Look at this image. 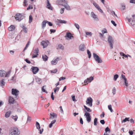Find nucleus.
<instances>
[{
  "instance_id": "1",
  "label": "nucleus",
  "mask_w": 135,
  "mask_h": 135,
  "mask_svg": "<svg viewBox=\"0 0 135 135\" xmlns=\"http://www.w3.org/2000/svg\"><path fill=\"white\" fill-rule=\"evenodd\" d=\"M20 132L17 128L12 127L10 128L8 130L9 135H20Z\"/></svg>"
},
{
  "instance_id": "2",
  "label": "nucleus",
  "mask_w": 135,
  "mask_h": 135,
  "mask_svg": "<svg viewBox=\"0 0 135 135\" xmlns=\"http://www.w3.org/2000/svg\"><path fill=\"white\" fill-rule=\"evenodd\" d=\"M108 41L109 44L110 48L111 49L113 48L114 41L112 37L110 36L109 35L108 38Z\"/></svg>"
},
{
  "instance_id": "3",
  "label": "nucleus",
  "mask_w": 135,
  "mask_h": 135,
  "mask_svg": "<svg viewBox=\"0 0 135 135\" xmlns=\"http://www.w3.org/2000/svg\"><path fill=\"white\" fill-rule=\"evenodd\" d=\"M10 73L11 72L10 71L6 73V72L3 70H0V76L8 77L9 76Z\"/></svg>"
},
{
  "instance_id": "4",
  "label": "nucleus",
  "mask_w": 135,
  "mask_h": 135,
  "mask_svg": "<svg viewBox=\"0 0 135 135\" xmlns=\"http://www.w3.org/2000/svg\"><path fill=\"white\" fill-rule=\"evenodd\" d=\"M93 55L94 58L96 61L99 63H101L102 62V61L100 58L96 54L93 53Z\"/></svg>"
},
{
  "instance_id": "5",
  "label": "nucleus",
  "mask_w": 135,
  "mask_h": 135,
  "mask_svg": "<svg viewBox=\"0 0 135 135\" xmlns=\"http://www.w3.org/2000/svg\"><path fill=\"white\" fill-rule=\"evenodd\" d=\"M84 110L85 112L84 116H86V120L87 122L89 123L90 122L91 120V117L90 115V114L89 113L87 112L86 110H85L84 109Z\"/></svg>"
},
{
  "instance_id": "6",
  "label": "nucleus",
  "mask_w": 135,
  "mask_h": 135,
  "mask_svg": "<svg viewBox=\"0 0 135 135\" xmlns=\"http://www.w3.org/2000/svg\"><path fill=\"white\" fill-rule=\"evenodd\" d=\"M14 17L16 20H18L19 21L22 20L24 18L22 14L19 13L16 14Z\"/></svg>"
},
{
  "instance_id": "7",
  "label": "nucleus",
  "mask_w": 135,
  "mask_h": 135,
  "mask_svg": "<svg viewBox=\"0 0 135 135\" xmlns=\"http://www.w3.org/2000/svg\"><path fill=\"white\" fill-rule=\"evenodd\" d=\"M93 101L92 98L90 97H89L87 99L86 103L87 104H88L89 106L91 107L92 105Z\"/></svg>"
},
{
  "instance_id": "8",
  "label": "nucleus",
  "mask_w": 135,
  "mask_h": 135,
  "mask_svg": "<svg viewBox=\"0 0 135 135\" xmlns=\"http://www.w3.org/2000/svg\"><path fill=\"white\" fill-rule=\"evenodd\" d=\"M67 2L65 0H57L56 3L58 4L64 6Z\"/></svg>"
},
{
  "instance_id": "9",
  "label": "nucleus",
  "mask_w": 135,
  "mask_h": 135,
  "mask_svg": "<svg viewBox=\"0 0 135 135\" xmlns=\"http://www.w3.org/2000/svg\"><path fill=\"white\" fill-rule=\"evenodd\" d=\"M30 70L32 71L33 74H36L38 71L39 69L37 67L32 66Z\"/></svg>"
},
{
  "instance_id": "10",
  "label": "nucleus",
  "mask_w": 135,
  "mask_h": 135,
  "mask_svg": "<svg viewBox=\"0 0 135 135\" xmlns=\"http://www.w3.org/2000/svg\"><path fill=\"white\" fill-rule=\"evenodd\" d=\"M49 43V42L47 40L42 41L41 42V45L43 46L44 48L46 47L48 45Z\"/></svg>"
},
{
  "instance_id": "11",
  "label": "nucleus",
  "mask_w": 135,
  "mask_h": 135,
  "mask_svg": "<svg viewBox=\"0 0 135 135\" xmlns=\"http://www.w3.org/2000/svg\"><path fill=\"white\" fill-rule=\"evenodd\" d=\"M65 37L66 40H69L71 39L72 38H73L74 37L72 35L71 33L68 32L66 33V35L65 36Z\"/></svg>"
},
{
  "instance_id": "12",
  "label": "nucleus",
  "mask_w": 135,
  "mask_h": 135,
  "mask_svg": "<svg viewBox=\"0 0 135 135\" xmlns=\"http://www.w3.org/2000/svg\"><path fill=\"white\" fill-rule=\"evenodd\" d=\"M19 93V91L16 89H12V94L13 95L17 96L18 95Z\"/></svg>"
},
{
  "instance_id": "13",
  "label": "nucleus",
  "mask_w": 135,
  "mask_h": 135,
  "mask_svg": "<svg viewBox=\"0 0 135 135\" xmlns=\"http://www.w3.org/2000/svg\"><path fill=\"white\" fill-rule=\"evenodd\" d=\"M39 49L38 48H35L34 50V54H35V55L34 54H33L32 56V58H34L37 57V56L38 55V53L39 52Z\"/></svg>"
},
{
  "instance_id": "14",
  "label": "nucleus",
  "mask_w": 135,
  "mask_h": 135,
  "mask_svg": "<svg viewBox=\"0 0 135 135\" xmlns=\"http://www.w3.org/2000/svg\"><path fill=\"white\" fill-rule=\"evenodd\" d=\"M91 17L94 19V20L97 21H98L99 19L97 17V16L95 15L94 13L93 12H92L91 13Z\"/></svg>"
},
{
  "instance_id": "15",
  "label": "nucleus",
  "mask_w": 135,
  "mask_h": 135,
  "mask_svg": "<svg viewBox=\"0 0 135 135\" xmlns=\"http://www.w3.org/2000/svg\"><path fill=\"white\" fill-rule=\"evenodd\" d=\"M121 78L124 80V83L125 84L126 86L127 87L128 86V83L127 81V79L125 76L123 74H122L121 75Z\"/></svg>"
},
{
  "instance_id": "16",
  "label": "nucleus",
  "mask_w": 135,
  "mask_h": 135,
  "mask_svg": "<svg viewBox=\"0 0 135 135\" xmlns=\"http://www.w3.org/2000/svg\"><path fill=\"white\" fill-rule=\"evenodd\" d=\"M56 22L57 25H59V23L66 24L67 23L66 21L65 20L59 19H57Z\"/></svg>"
},
{
  "instance_id": "17",
  "label": "nucleus",
  "mask_w": 135,
  "mask_h": 135,
  "mask_svg": "<svg viewBox=\"0 0 135 135\" xmlns=\"http://www.w3.org/2000/svg\"><path fill=\"white\" fill-rule=\"evenodd\" d=\"M50 116L49 118L50 119H56L57 117V114L54 113H50Z\"/></svg>"
},
{
  "instance_id": "18",
  "label": "nucleus",
  "mask_w": 135,
  "mask_h": 135,
  "mask_svg": "<svg viewBox=\"0 0 135 135\" xmlns=\"http://www.w3.org/2000/svg\"><path fill=\"white\" fill-rule=\"evenodd\" d=\"M85 48L84 44H82L79 46V49L82 51H84L85 50Z\"/></svg>"
},
{
  "instance_id": "19",
  "label": "nucleus",
  "mask_w": 135,
  "mask_h": 135,
  "mask_svg": "<svg viewBox=\"0 0 135 135\" xmlns=\"http://www.w3.org/2000/svg\"><path fill=\"white\" fill-rule=\"evenodd\" d=\"M133 18L132 19V23H130V25L132 26H133L135 25V15H133L132 16Z\"/></svg>"
},
{
  "instance_id": "20",
  "label": "nucleus",
  "mask_w": 135,
  "mask_h": 135,
  "mask_svg": "<svg viewBox=\"0 0 135 135\" xmlns=\"http://www.w3.org/2000/svg\"><path fill=\"white\" fill-rule=\"evenodd\" d=\"M47 1V5L46 7L52 10V8L51 6V4L50 3V2L49 1V0H46Z\"/></svg>"
},
{
  "instance_id": "21",
  "label": "nucleus",
  "mask_w": 135,
  "mask_h": 135,
  "mask_svg": "<svg viewBox=\"0 0 135 135\" xmlns=\"http://www.w3.org/2000/svg\"><path fill=\"white\" fill-rule=\"evenodd\" d=\"M21 27L22 28L23 32L25 33H27V29L25 27L24 25H22L21 26Z\"/></svg>"
},
{
  "instance_id": "22",
  "label": "nucleus",
  "mask_w": 135,
  "mask_h": 135,
  "mask_svg": "<svg viewBox=\"0 0 135 135\" xmlns=\"http://www.w3.org/2000/svg\"><path fill=\"white\" fill-rule=\"evenodd\" d=\"M64 7L65 9L68 10H71V9L69 6L67 2L64 5Z\"/></svg>"
},
{
  "instance_id": "23",
  "label": "nucleus",
  "mask_w": 135,
  "mask_h": 135,
  "mask_svg": "<svg viewBox=\"0 0 135 135\" xmlns=\"http://www.w3.org/2000/svg\"><path fill=\"white\" fill-rule=\"evenodd\" d=\"M15 26L13 25H11L8 28V30L10 31H11L14 30L15 29Z\"/></svg>"
},
{
  "instance_id": "24",
  "label": "nucleus",
  "mask_w": 135,
  "mask_h": 135,
  "mask_svg": "<svg viewBox=\"0 0 135 135\" xmlns=\"http://www.w3.org/2000/svg\"><path fill=\"white\" fill-rule=\"evenodd\" d=\"M47 22V21H44L42 22V26L43 29H44L46 26V24Z\"/></svg>"
},
{
  "instance_id": "25",
  "label": "nucleus",
  "mask_w": 135,
  "mask_h": 135,
  "mask_svg": "<svg viewBox=\"0 0 135 135\" xmlns=\"http://www.w3.org/2000/svg\"><path fill=\"white\" fill-rule=\"evenodd\" d=\"M11 111H9L7 112L5 114V117L7 118L9 117L11 114Z\"/></svg>"
},
{
  "instance_id": "26",
  "label": "nucleus",
  "mask_w": 135,
  "mask_h": 135,
  "mask_svg": "<svg viewBox=\"0 0 135 135\" xmlns=\"http://www.w3.org/2000/svg\"><path fill=\"white\" fill-rule=\"evenodd\" d=\"M15 100L12 97H10L9 99V102L10 103H13Z\"/></svg>"
},
{
  "instance_id": "27",
  "label": "nucleus",
  "mask_w": 135,
  "mask_h": 135,
  "mask_svg": "<svg viewBox=\"0 0 135 135\" xmlns=\"http://www.w3.org/2000/svg\"><path fill=\"white\" fill-rule=\"evenodd\" d=\"M36 82L38 84H40L42 82V80L41 79L37 77L36 78Z\"/></svg>"
},
{
  "instance_id": "28",
  "label": "nucleus",
  "mask_w": 135,
  "mask_h": 135,
  "mask_svg": "<svg viewBox=\"0 0 135 135\" xmlns=\"http://www.w3.org/2000/svg\"><path fill=\"white\" fill-rule=\"evenodd\" d=\"M51 64L52 65H56L57 63V60L54 59L52 61H51Z\"/></svg>"
},
{
  "instance_id": "29",
  "label": "nucleus",
  "mask_w": 135,
  "mask_h": 135,
  "mask_svg": "<svg viewBox=\"0 0 135 135\" xmlns=\"http://www.w3.org/2000/svg\"><path fill=\"white\" fill-rule=\"evenodd\" d=\"M42 59L44 61H46L47 60L48 57L46 55H42Z\"/></svg>"
},
{
  "instance_id": "30",
  "label": "nucleus",
  "mask_w": 135,
  "mask_h": 135,
  "mask_svg": "<svg viewBox=\"0 0 135 135\" xmlns=\"http://www.w3.org/2000/svg\"><path fill=\"white\" fill-rule=\"evenodd\" d=\"M84 107L85 108V109H84L85 110V109L87 111L89 112H91V110L89 108L87 107L85 105H84Z\"/></svg>"
},
{
  "instance_id": "31",
  "label": "nucleus",
  "mask_w": 135,
  "mask_h": 135,
  "mask_svg": "<svg viewBox=\"0 0 135 135\" xmlns=\"http://www.w3.org/2000/svg\"><path fill=\"white\" fill-rule=\"evenodd\" d=\"M87 79L88 80V82H90L93 80L94 78L93 76H91L89 78H87Z\"/></svg>"
},
{
  "instance_id": "32",
  "label": "nucleus",
  "mask_w": 135,
  "mask_h": 135,
  "mask_svg": "<svg viewBox=\"0 0 135 135\" xmlns=\"http://www.w3.org/2000/svg\"><path fill=\"white\" fill-rule=\"evenodd\" d=\"M36 128L37 129H39L40 128V125L38 122H36Z\"/></svg>"
},
{
  "instance_id": "33",
  "label": "nucleus",
  "mask_w": 135,
  "mask_h": 135,
  "mask_svg": "<svg viewBox=\"0 0 135 135\" xmlns=\"http://www.w3.org/2000/svg\"><path fill=\"white\" fill-rule=\"evenodd\" d=\"M93 4L97 9H98L100 7L95 2H94L93 3Z\"/></svg>"
},
{
  "instance_id": "34",
  "label": "nucleus",
  "mask_w": 135,
  "mask_h": 135,
  "mask_svg": "<svg viewBox=\"0 0 135 135\" xmlns=\"http://www.w3.org/2000/svg\"><path fill=\"white\" fill-rule=\"evenodd\" d=\"M129 118H126L125 119H124L122 121V123H123L127 121H129Z\"/></svg>"
},
{
  "instance_id": "35",
  "label": "nucleus",
  "mask_w": 135,
  "mask_h": 135,
  "mask_svg": "<svg viewBox=\"0 0 135 135\" xmlns=\"http://www.w3.org/2000/svg\"><path fill=\"white\" fill-rule=\"evenodd\" d=\"M98 121V119L95 118L94 120V126H96L97 125V123Z\"/></svg>"
},
{
  "instance_id": "36",
  "label": "nucleus",
  "mask_w": 135,
  "mask_h": 135,
  "mask_svg": "<svg viewBox=\"0 0 135 135\" xmlns=\"http://www.w3.org/2000/svg\"><path fill=\"white\" fill-rule=\"evenodd\" d=\"M87 54L88 55V58H90L91 57V54L90 52V51L89 50H87Z\"/></svg>"
},
{
  "instance_id": "37",
  "label": "nucleus",
  "mask_w": 135,
  "mask_h": 135,
  "mask_svg": "<svg viewBox=\"0 0 135 135\" xmlns=\"http://www.w3.org/2000/svg\"><path fill=\"white\" fill-rule=\"evenodd\" d=\"M119 76L118 74H115L114 76L113 80L114 81H116L117 79L118 78Z\"/></svg>"
},
{
  "instance_id": "38",
  "label": "nucleus",
  "mask_w": 135,
  "mask_h": 135,
  "mask_svg": "<svg viewBox=\"0 0 135 135\" xmlns=\"http://www.w3.org/2000/svg\"><path fill=\"white\" fill-rule=\"evenodd\" d=\"M5 84V83L3 79H2L1 81V86H4Z\"/></svg>"
},
{
  "instance_id": "39",
  "label": "nucleus",
  "mask_w": 135,
  "mask_h": 135,
  "mask_svg": "<svg viewBox=\"0 0 135 135\" xmlns=\"http://www.w3.org/2000/svg\"><path fill=\"white\" fill-rule=\"evenodd\" d=\"M108 107L109 109L110 110L111 112H113V110L112 109V106L111 105H108Z\"/></svg>"
},
{
  "instance_id": "40",
  "label": "nucleus",
  "mask_w": 135,
  "mask_h": 135,
  "mask_svg": "<svg viewBox=\"0 0 135 135\" xmlns=\"http://www.w3.org/2000/svg\"><path fill=\"white\" fill-rule=\"evenodd\" d=\"M58 47L62 50H63L64 49V46L61 44H59L58 45Z\"/></svg>"
},
{
  "instance_id": "41",
  "label": "nucleus",
  "mask_w": 135,
  "mask_h": 135,
  "mask_svg": "<svg viewBox=\"0 0 135 135\" xmlns=\"http://www.w3.org/2000/svg\"><path fill=\"white\" fill-rule=\"evenodd\" d=\"M32 16L31 15H30L29 17V23H30L32 22Z\"/></svg>"
},
{
  "instance_id": "42",
  "label": "nucleus",
  "mask_w": 135,
  "mask_h": 135,
  "mask_svg": "<svg viewBox=\"0 0 135 135\" xmlns=\"http://www.w3.org/2000/svg\"><path fill=\"white\" fill-rule=\"evenodd\" d=\"M74 26L78 30H79V29L80 27L79 26L78 24L77 23H74Z\"/></svg>"
},
{
  "instance_id": "43",
  "label": "nucleus",
  "mask_w": 135,
  "mask_h": 135,
  "mask_svg": "<svg viewBox=\"0 0 135 135\" xmlns=\"http://www.w3.org/2000/svg\"><path fill=\"white\" fill-rule=\"evenodd\" d=\"M12 118L15 120V121H17V119H18V117L16 115L15 116H12Z\"/></svg>"
},
{
  "instance_id": "44",
  "label": "nucleus",
  "mask_w": 135,
  "mask_h": 135,
  "mask_svg": "<svg viewBox=\"0 0 135 135\" xmlns=\"http://www.w3.org/2000/svg\"><path fill=\"white\" fill-rule=\"evenodd\" d=\"M46 87L45 86H44L42 88V90L43 92H45L46 93H47V92L44 89V88H46Z\"/></svg>"
},
{
  "instance_id": "45",
  "label": "nucleus",
  "mask_w": 135,
  "mask_h": 135,
  "mask_svg": "<svg viewBox=\"0 0 135 135\" xmlns=\"http://www.w3.org/2000/svg\"><path fill=\"white\" fill-rule=\"evenodd\" d=\"M112 92L113 95H114L115 94L116 89L115 87H114L113 88Z\"/></svg>"
},
{
  "instance_id": "46",
  "label": "nucleus",
  "mask_w": 135,
  "mask_h": 135,
  "mask_svg": "<svg viewBox=\"0 0 135 135\" xmlns=\"http://www.w3.org/2000/svg\"><path fill=\"white\" fill-rule=\"evenodd\" d=\"M28 0H24L23 2V5L26 6L27 5V2Z\"/></svg>"
},
{
  "instance_id": "47",
  "label": "nucleus",
  "mask_w": 135,
  "mask_h": 135,
  "mask_svg": "<svg viewBox=\"0 0 135 135\" xmlns=\"http://www.w3.org/2000/svg\"><path fill=\"white\" fill-rule=\"evenodd\" d=\"M30 41H28V42L27 44L26 45V46L25 47L24 49V50H26L27 49V47L29 46V44H30Z\"/></svg>"
},
{
  "instance_id": "48",
  "label": "nucleus",
  "mask_w": 135,
  "mask_h": 135,
  "mask_svg": "<svg viewBox=\"0 0 135 135\" xmlns=\"http://www.w3.org/2000/svg\"><path fill=\"white\" fill-rule=\"evenodd\" d=\"M64 9H65L64 8H61V9H60V13L61 14H62L63 13L64 10Z\"/></svg>"
},
{
  "instance_id": "49",
  "label": "nucleus",
  "mask_w": 135,
  "mask_h": 135,
  "mask_svg": "<svg viewBox=\"0 0 135 135\" xmlns=\"http://www.w3.org/2000/svg\"><path fill=\"white\" fill-rule=\"evenodd\" d=\"M57 71V69H55L54 70L51 71V72L52 73H56Z\"/></svg>"
},
{
  "instance_id": "50",
  "label": "nucleus",
  "mask_w": 135,
  "mask_h": 135,
  "mask_svg": "<svg viewBox=\"0 0 135 135\" xmlns=\"http://www.w3.org/2000/svg\"><path fill=\"white\" fill-rule=\"evenodd\" d=\"M38 129L40 132H39L41 134H42V133L43 132V131H44L43 128H42L41 129Z\"/></svg>"
},
{
  "instance_id": "51",
  "label": "nucleus",
  "mask_w": 135,
  "mask_h": 135,
  "mask_svg": "<svg viewBox=\"0 0 135 135\" xmlns=\"http://www.w3.org/2000/svg\"><path fill=\"white\" fill-rule=\"evenodd\" d=\"M111 22L114 26H117V24L115 23V21H114L113 20L111 21Z\"/></svg>"
},
{
  "instance_id": "52",
  "label": "nucleus",
  "mask_w": 135,
  "mask_h": 135,
  "mask_svg": "<svg viewBox=\"0 0 135 135\" xmlns=\"http://www.w3.org/2000/svg\"><path fill=\"white\" fill-rule=\"evenodd\" d=\"M102 32L103 34H104L105 33H107V31L106 29H105L104 30H102Z\"/></svg>"
},
{
  "instance_id": "53",
  "label": "nucleus",
  "mask_w": 135,
  "mask_h": 135,
  "mask_svg": "<svg viewBox=\"0 0 135 135\" xmlns=\"http://www.w3.org/2000/svg\"><path fill=\"white\" fill-rule=\"evenodd\" d=\"M100 123L103 125L105 123V122L104 120H101L100 121Z\"/></svg>"
},
{
  "instance_id": "54",
  "label": "nucleus",
  "mask_w": 135,
  "mask_h": 135,
  "mask_svg": "<svg viewBox=\"0 0 135 135\" xmlns=\"http://www.w3.org/2000/svg\"><path fill=\"white\" fill-rule=\"evenodd\" d=\"M47 23L50 26H52V23L51 22H50L47 21Z\"/></svg>"
},
{
  "instance_id": "55",
  "label": "nucleus",
  "mask_w": 135,
  "mask_h": 135,
  "mask_svg": "<svg viewBox=\"0 0 135 135\" xmlns=\"http://www.w3.org/2000/svg\"><path fill=\"white\" fill-rule=\"evenodd\" d=\"M105 132H107L108 131H110V129L108 127H107L105 129Z\"/></svg>"
},
{
  "instance_id": "56",
  "label": "nucleus",
  "mask_w": 135,
  "mask_h": 135,
  "mask_svg": "<svg viewBox=\"0 0 135 135\" xmlns=\"http://www.w3.org/2000/svg\"><path fill=\"white\" fill-rule=\"evenodd\" d=\"M86 35H89L91 36L92 34L91 32H86Z\"/></svg>"
},
{
  "instance_id": "57",
  "label": "nucleus",
  "mask_w": 135,
  "mask_h": 135,
  "mask_svg": "<svg viewBox=\"0 0 135 135\" xmlns=\"http://www.w3.org/2000/svg\"><path fill=\"white\" fill-rule=\"evenodd\" d=\"M80 123L82 124H83V121L82 118H80Z\"/></svg>"
},
{
  "instance_id": "58",
  "label": "nucleus",
  "mask_w": 135,
  "mask_h": 135,
  "mask_svg": "<svg viewBox=\"0 0 135 135\" xmlns=\"http://www.w3.org/2000/svg\"><path fill=\"white\" fill-rule=\"evenodd\" d=\"M51 98L53 100H54V97L53 95V92L52 93L51 95Z\"/></svg>"
},
{
  "instance_id": "59",
  "label": "nucleus",
  "mask_w": 135,
  "mask_h": 135,
  "mask_svg": "<svg viewBox=\"0 0 135 135\" xmlns=\"http://www.w3.org/2000/svg\"><path fill=\"white\" fill-rule=\"evenodd\" d=\"M65 79V77H61L59 78V80L60 81L62 80H63Z\"/></svg>"
},
{
  "instance_id": "60",
  "label": "nucleus",
  "mask_w": 135,
  "mask_h": 135,
  "mask_svg": "<svg viewBox=\"0 0 135 135\" xmlns=\"http://www.w3.org/2000/svg\"><path fill=\"white\" fill-rule=\"evenodd\" d=\"M59 108L60 109V111H61V113H62L63 114L64 113V111L62 109V106H60Z\"/></svg>"
},
{
  "instance_id": "61",
  "label": "nucleus",
  "mask_w": 135,
  "mask_h": 135,
  "mask_svg": "<svg viewBox=\"0 0 135 135\" xmlns=\"http://www.w3.org/2000/svg\"><path fill=\"white\" fill-rule=\"evenodd\" d=\"M50 32L51 33H54L56 32V30H53V29H50Z\"/></svg>"
},
{
  "instance_id": "62",
  "label": "nucleus",
  "mask_w": 135,
  "mask_h": 135,
  "mask_svg": "<svg viewBox=\"0 0 135 135\" xmlns=\"http://www.w3.org/2000/svg\"><path fill=\"white\" fill-rule=\"evenodd\" d=\"M71 97H72V99L73 100V101H76V100H75V96L72 95L71 96Z\"/></svg>"
},
{
  "instance_id": "63",
  "label": "nucleus",
  "mask_w": 135,
  "mask_h": 135,
  "mask_svg": "<svg viewBox=\"0 0 135 135\" xmlns=\"http://www.w3.org/2000/svg\"><path fill=\"white\" fill-rule=\"evenodd\" d=\"M129 133L130 135H133L134 133L132 131H130V130L129 132Z\"/></svg>"
},
{
  "instance_id": "64",
  "label": "nucleus",
  "mask_w": 135,
  "mask_h": 135,
  "mask_svg": "<svg viewBox=\"0 0 135 135\" xmlns=\"http://www.w3.org/2000/svg\"><path fill=\"white\" fill-rule=\"evenodd\" d=\"M130 2L135 4V0H130Z\"/></svg>"
}]
</instances>
